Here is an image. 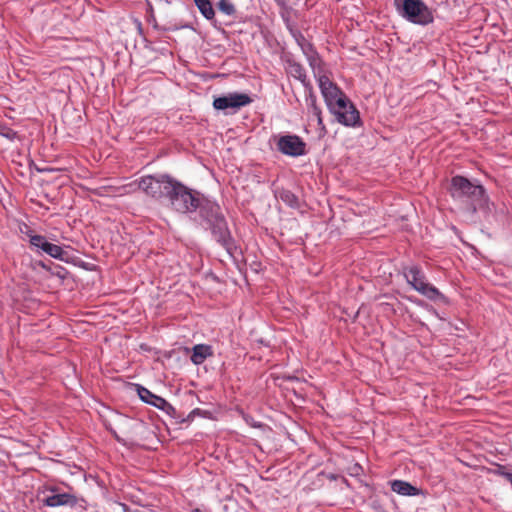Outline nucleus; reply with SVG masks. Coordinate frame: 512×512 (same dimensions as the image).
I'll return each instance as SVG.
<instances>
[{
    "instance_id": "nucleus-1",
    "label": "nucleus",
    "mask_w": 512,
    "mask_h": 512,
    "mask_svg": "<svg viewBox=\"0 0 512 512\" xmlns=\"http://www.w3.org/2000/svg\"><path fill=\"white\" fill-rule=\"evenodd\" d=\"M450 194L454 200L464 204L472 213L484 208L487 204L483 186L474 184L463 176H454L451 179Z\"/></svg>"
},
{
    "instance_id": "nucleus-2",
    "label": "nucleus",
    "mask_w": 512,
    "mask_h": 512,
    "mask_svg": "<svg viewBox=\"0 0 512 512\" xmlns=\"http://www.w3.org/2000/svg\"><path fill=\"white\" fill-rule=\"evenodd\" d=\"M166 198L169 200L171 207L181 213L195 211L201 205L198 193L193 192L176 179H174Z\"/></svg>"
},
{
    "instance_id": "nucleus-3",
    "label": "nucleus",
    "mask_w": 512,
    "mask_h": 512,
    "mask_svg": "<svg viewBox=\"0 0 512 512\" xmlns=\"http://www.w3.org/2000/svg\"><path fill=\"white\" fill-rule=\"evenodd\" d=\"M396 10L409 21L416 24H429L433 15L422 0H394Z\"/></svg>"
},
{
    "instance_id": "nucleus-4",
    "label": "nucleus",
    "mask_w": 512,
    "mask_h": 512,
    "mask_svg": "<svg viewBox=\"0 0 512 512\" xmlns=\"http://www.w3.org/2000/svg\"><path fill=\"white\" fill-rule=\"evenodd\" d=\"M173 182L174 178L168 174L147 175L139 179L138 187L146 195L155 199H162L169 194Z\"/></svg>"
},
{
    "instance_id": "nucleus-5",
    "label": "nucleus",
    "mask_w": 512,
    "mask_h": 512,
    "mask_svg": "<svg viewBox=\"0 0 512 512\" xmlns=\"http://www.w3.org/2000/svg\"><path fill=\"white\" fill-rule=\"evenodd\" d=\"M404 276L407 282L420 294L430 300H443V294L426 281L424 273L418 266H411L405 270Z\"/></svg>"
},
{
    "instance_id": "nucleus-6",
    "label": "nucleus",
    "mask_w": 512,
    "mask_h": 512,
    "mask_svg": "<svg viewBox=\"0 0 512 512\" xmlns=\"http://www.w3.org/2000/svg\"><path fill=\"white\" fill-rule=\"evenodd\" d=\"M329 110L336 116L338 122L345 126H355L360 120L358 110L346 96L338 99Z\"/></svg>"
},
{
    "instance_id": "nucleus-7",
    "label": "nucleus",
    "mask_w": 512,
    "mask_h": 512,
    "mask_svg": "<svg viewBox=\"0 0 512 512\" xmlns=\"http://www.w3.org/2000/svg\"><path fill=\"white\" fill-rule=\"evenodd\" d=\"M252 102L251 97L246 93H230L228 95L216 97L213 100V107L216 110L232 109L234 112Z\"/></svg>"
},
{
    "instance_id": "nucleus-8",
    "label": "nucleus",
    "mask_w": 512,
    "mask_h": 512,
    "mask_svg": "<svg viewBox=\"0 0 512 512\" xmlns=\"http://www.w3.org/2000/svg\"><path fill=\"white\" fill-rule=\"evenodd\" d=\"M212 209H215L214 220L211 224L212 234L217 242H219L227 250H230L233 246V242L227 227V223L224 217L218 214L219 207L217 205H214Z\"/></svg>"
},
{
    "instance_id": "nucleus-9",
    "label": "nucleus",
    "mask_w": 512,
    "mask_h": 512,
    "mask_svg": "<svg viewBox=\"0 0 512 512\" xmlns=\"http://www.w3.org/2000/svg\"><path fill=\"white\" fill-rule=\"evenodd\" d=\"M277 148L285 155L297 157L305 154L306 144L296 135H285L279 138Z\"/></svg>"
},
{
    "instance_id": "nucleus-10",
    "label": "nucleus",
    "mask_w": 512,
    "mask_h": 512,
    "mask_svg": "<svg viewBox=\"0 0 512 512\" xmlns=\"http://www.w3.org/2000/svg\"><path fill=\"white\" fill-rule=\"evenodd\" d=\"M318 84L328 108L333 106L338 99L345 97L344 93L326 75L318 77Z\"/></svg>"
},
{
    "instance_id": "nucleus-11",
    "label": "nucleus",
    "mask_w": 512,
    "mask_h": 512,
    "mask_svg": "<svg viewBox=\"0 0 512 512\" xmlns=\"http://www.w3.org/2000/svg\"><path fill=\"white\" fill-rule=\"evenodd\" d=\"M213 356V349L207 344H197L192 348L190 360L195 365H201L204 361Z\"/></svg>"
},
{
    "instance_id": "nucleus-12",
    "label": "nucleus",
    "mask_w": 512,
    "mask_h": 512,
    "mask_svg": "<svg viewBox=\"0 0 512 512\" xmlns=\"http://www.w3.org/2000/svg\"><path fill=\"white\" fill-rule=\"evenodd\" d=\"M306 104L309 113H311L315 117L318 126L321 129H324L325 127L323 123L321 108L317 104L316 95L313 93L311 87L309 88L308 94L306 95Z\"/></svg>"
},
{
    "instance_id": "nucleus-13",
    "label": "nucleus",
    "mask_w": 512,
    "mask_h": 512,
    "mask_svg": "<svg viewBox=\"0 0 512 512\" xmlns=\"http://www.w3.org/2000/svg\"><path fill=\"white\" fill-rule=\"evenodd\" d=\"M391 489L393 492L403 496H414L418 494L416 487L402 480H394L391 483Z\"/></svg>"
},
{
    "instance_id": "nucleus-14",
    "label": "nucleus",
    "mask_w": 512,
    "mask_h": 512,
    "mask_svg": "<svg viewBox=\"0 0 512 512\" xmlns=\"http://www.w3.org/2000/svg\"><path fill=\"white\" fill-rule=\"evenodd\" d=\"M286 72L288 73V75L294 77L295 79L299 80L300 82H302L305 86H307V83H306V73H305V69L303 68V66L295 61H287V65H286Z\"/></svg>"
},
{
    "instance_id": "nucleus-15",
    "label": "nucleus",
    "mask_w": 512,
    "mask_h": 512,
    "mask_svg": "<svg viewBox=\"0 0 512 512\" xmlns=\"http://www.w3.org/2000/svg\"><path fill=\"white\" fill-rule=\"evenodd\" d=\"M73 502V497L66 493H58L47 496L44 503L50 507H57Z\"/></svg>"
},
{
    "instance_id": "nucleus-16",
    "label": "nucleus",
    "mask_w": 512,
    "mask_h": 512,
    "mask_svg": "<svg viewBox=\"0 0 512 512\" xmlns=\"http://www.w3.org/2000/svg\"><path fill=\"white\" fill-rule=\"evenodd\" d=\"M137 391L140 398L146 403L154 405L155 407H162V405L165 404V400L162 397L154 395L147 388L139 386Z\"/></svg>"
},
{
    "instance_id": "nucleus-17",
    "label": "nucleus",
    "mask_w": 512,
    "mask_h": 512,
    "mask_svg": "<svg viewBox=\"0 0 512 512\" xmlns=\"http://www.w3.org/2000/svg\"><path fill=\"white\" fill-rule=\"evenodd\" d=\"M199 9L200 13L207 19L212 20L215 16V11L213 9L212 3L210 0H193Z\"/></svg>"
},
{
    "instance_id": "nucleus-18",
    "label": "nucleus",
    "mask_w": 512,
    "mask_h": 512,
    "mask_svg": "<svg viewBox=\"0 0 512 512\" xmlns=\"http://www.w3.org/2000/svg\"><path fill=\"white\" fill-rule=\"evenodd\" d=\"M42 251L47 253L49 256L59 260H63L66 254L60 246L50 242H47Z\"/></svg>"
},
{
    "instance_id": "nucleus-19",
    "label": "nucleus",
    "mask_w": 512,
    "mask_h": 512,
    "mask_svg": "<svg viewBox=\"0 0 512 512\" xmlns=\"http://www.w3.org/2000/svg\"><path fill=\"white\" fill-rule=\"evenodd\" d=\"M278 197L280 198L281 201H283L285 204L289 205L290 207L298 206V198L290 190H286V189L280 190L278 192Z\"/></svg>"
},
{
    "instance_id": "nucleus-20",
    "label": "nucleus",
    "mask_w": 512,
    "mask_h": 512,
    "mask_svg": "<svg viewBox=\"0 0 512 512\" xmlns=\"http://www.w3.org/2000/svg\"><path fill=\"white\" fill-rule=\"evenodd\" d=\"M217 7L220 12L228 16H232L236 12L235 6L229 0H219Z\"/></svg>"
},
{
    "instance_id": "nucleus-21",
    "label": "nucleus",
    "mask_w": 512,
    "mask_h": 512,
    "mask_svg": "<svg viewBox=\"0 0 512 512\" xmlns=\"http://www.w3.org/2000/svg\"><path fill=\"white\" fill-rule=\"evenodd\" d=\"M47 242L48 241L46 240V238L42 235H31L30 236V244L35 248L43 250V248L45 247Z\"/></svg>"
},
{
    "instance_id": "nucleus-22",
    "label": "nucleus",
    "mask_w": 512,
    "mask_h": 512,
    "mask_svg": "<svg viewBox=\"0 0 512 512\" xmlns=\"http://www.w3.org/2000/svg\"><path fill=\"white\" fill-rule=\"evenodd\" d=\"M0 135L8 138L13 139L16 135V133L6 124L0 123Z\"/></svg>"
},
{
    "instance_id": "nucleus-23",
    "label": "nucleus",
    "mask_w": 512,
    "mask_h": 512,
    "mask_svg": "<svg viewBox=\"0 0 512 512\" xmlns=\"http://www.w3.org/2000/svg\"><path fill=\"white\" fill-rule=\"evenodd\" d=\"M192 512H202V511L199 508H195V509L192 510Z\"/></svg>"
}]
</instances>
